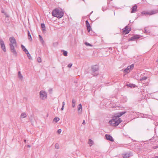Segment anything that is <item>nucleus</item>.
I'll return each mask as SVG.
<instances>
[{
  "label": "nucleus",
  "instance_id": "nucleus-1",
  "mask_svg": "<svg viewBox=\"0 0 158 158\" xmlns=\"http://www.w3.org/2000/svg\"><path fill=\"white\" fill-rule=\"evenodd\" d=\"M126 111L122 112L117 113L116 115L113 117L112 119L110 120L109 123L112 126H117L120 123L122 122V120L119 118V117L126 113Z\"/></svg>",
  "mask_w": 158,
  "mask_h": 158
},
{
  "label": "nucleus",
  "instance_id": "nucleus-2",
  "mask_svg": "<svg viewBox=\"0 0 158 158\" xmlns=\"http://www.w3.org/2000/svg\"><path fill=\"white\" fill-rule=\"evenodd\" d=\"M52 14L53 16L60 19L64 15V12L62 10L56 8L52 11Z\"/></svg>",
  "mask_w": 158,
  "mask_h": 158
},
{
  "label": "nucleus",
  "instance_id": "nucleus-3",
  "mask_svg": "<svg viewBox=\"0 0 158 158\" xmlns=\"http://www.w3.org/2000/svg\"><path fill=\"white\" fill-rule=\"evenodd\" d=\"M40 98L42 100H45L47 98V94L44 91H41L40 92Z\"/></svg>",
  "mask_w": 158,
  "mask_h": 158
},
{
  "label": "nucleus",
  "instance_id": "nucleus-4",
  "mask_svg": "<svg viewBox=\"0 0 158 158\" xmlns=\"http://www.w3.org/2000/svg\"><path fill=\"white\" fill-rule=\"evenodd\" d=\"M157 13V11L156 10H152L150 11H143L141 13L143 15H152L155 14Z\"/></svg>",
  "mask_w": 158,
  "mask_h": 158
},
{
  "label": "nucleus",
  "instance_id": "nucleus-5",
  "mask_svg": "<svg viewBox=\"0 0 158 158\" xmlns=\"http://www.w3.org/2000/svg\"><path fill=\"white\" fill-rule=\"evenodd\" d=\"M9 40L10 43L9 44H12L13 45H14L15 47L17 46L16 40L14 37H10L9 38Z\"/></svg>",
  "mask_w": 158,
  "mask_h": 158
},
{
  "label": "nucleus",
  "instance_id": "nucleus-6",
  "mask_svg": "<svg viewBox=\"0 0 158 158\" xmlns=\"http://www.w3.org/2000/svg\"><path fill=\"white\" fill-rule=\"evenodd\" d=\"M134 67V64H132L131 65L128 66L127 68L124 70V71L126 73H128L133 69Z\"/></svg>",
  "mask_w": 158,
  "mask_h": 158
},
{
  "label": "nucleus",
  "instance_id": "nucleus-7",
  "mask_svg": "<svg viewBox=\"0 0 158 158\" xmlns=\"http://www.w3.org/2000/svg\"><path fill=\"white\" fill-rule=\"evenodd\" d=\"M0 44L1 48L3 51L5 52L6 51V47L5 45L4 42L2 39H0Z\"/></svg>",
  "mask_w": 158,
  "mask_h": 158
},
{
  "label": "nucleus",
  "instance_id": "nucleus-8",
  "mask_svg": "<svg viewBox=\"0 0 158 158\" xmlns=\"http://www.w3.org/2000/svg\"><path fill=\"white\" fill-rule=\"evenodd\" d=\"M131 30V29L128 28V26H126L123 29L122 33L123 34L125 33V34H127L129 33Z\"/></svg>",
  "mask_w": 158,
  "mask_h": 158
},
{
  "label": "nucleus",
  "instance_id": "nucleus-9",
  "mask_svg": "<svg viewBox=\"0 0 158 158\" xmlns=\"http://www.w3.org/2000/svg\"><path fill=\"white\" fill-rule=\"evenodd\" d=\"M123 158H128L132 156L131 152H128L123 154Z\"/></svg>",
  "mask_w": 158,
  "mask_h": 158
},
{
  "label": "nucleus",
  "instance_id": "nucleus-10",
  "mask_svg": "<svg viewBox=\"0 0 158 158\" xmlns=\"http://www.w3.org/2000/svg\"><path fill=\"white\" fill-rule=\"evenodd\" d=\"M105 137L107 140H110L111 142L114 141V139L111 135H109L106 134L105 135Z\"/></svg>",
  "mask_w": 158,
  "mask_h": 158
},
{
  "label": "nucleus",
  "instance_id": "nucleus-11",
  "mask_svg": "<svg viewBox=\"0 0 158 158\" xmlns=\"http://www.w3.org/2000/svg\"><path fill=\"white\" fill-rule=\"evenodd\" d=\"M86 24V26L87 27V30L89 32L91 30V27L89 23L88 20L85 21Z\"/></svg>",
  "mask_w": 158,
  "mask_h": 158
},
{
  "label": "nucleus",
  "instance_id": "nucleus-12",
  "mask_svg": "<svg viewBox=\"0 0 158 158\" xmlns=\"http://www.w3.org/2000/svg\"><path fill=\"white\" fill-rule=\"evenodd\" d=\"M92 69L94 72H98V67L97 65H95L92 66Z\"/></svg>",
  "mask_w": 158,
  "mask_h": 158
},
{
  "label": "nucleus",
  "instance_id": "nucleus-13",
  "mask_svg": "<svg viewBox=\"0 0 158 158\" xmlns=\"http://www.w3.org/2000/svg\"><path fill=\"white\" fill-rule=\"evenodd\" d=\"M82 111V107L81 104H80L78 106V114H81Z\"/></svg>",
  "mask_w": 158,
  "mask_h": 158
},
{
  "label": "nucleus",
  "instance_id": "nucleus-14",
  "mask_svg": "<svg viewBox=\"0 0 158 158\" xmlns=\"http://www.w3.org/2000/svg\"><path fill=\"white\" fill-rule=\"evenodd\" d=\"M137 9V6L136 5H134L132 8L131 13L135 12Z\"/></svg>",
  "mask_w": 158,
  "mask_h": 158
},
{
  "label": "nucleus",
  "instance_id": "nucleus-15",
  "mask_svg": "<svg viewBox=\"0 0 158 158\" xmlns=\"http://www.w3.org/2000/svg\"><path fill=\"white\" fill-rule=\"evenodd\" d=\"M139 35H136L134 36H133L131 38V40H134L136 39H139Z\"/></svg>",
  "mask_w": 158,
  "mask_h": 158
},
{
  "label": "nucleus",
  "instance_id": "nucleus-16",
  "mask_svg": "<svg viewBox=\"0 0 158 158\" xmlns=\"http://www.w3.org/2000/svg\"><path fill=\"white\" fill-rule=\"evenodd\" d=\"M27 114L25 112L22 113L20 115V118H23L27 117Z\"/></svg>",
  "mask_w": 158,
  "mask_h": 158
},
{
  "label": "nucleus",
  "instance_id": "nucleus-17",
  "mask_svg": "<svg viewBox=\"0 0 158 158\" xmlns=\"http://www.w3.org/2000/svg\"><path fill=\"white\" fill-rule=\"evenodd\" d=\"M11 52L13 53V54L15 56H17V53L15 49H12L10 50Z\"/></svg>",
  "mask_w": 158,
  "mask_h": 158
},
{
  "label": "nucleus",
  "instance_id": "nucleus-18",
  "mask_svg": "<svg viewBox=\"0 0 158 158\" xmlns=\"http://www.w3.org/2000/svg\"><path fill=\"white\" fill-rule=\"evenodd\" d=\"M18 75L19 78L21 80H22L23 77L20 71L18 72Z\"/></svg>",
  "mask_w": 158,
  "mask_h": 158
},
{
  "label": "nucleus",
  "instance_id": "nucleus-19",
  "mask_svg": "<svg viewBox=\"0 0 158 158\" xmlns=\"http://www.w3.org/2000/svg\"><path fill=\"white\" fill-rule=\"evenodd\" d=\"M93 143L94 142L91 139H89L88 144H89V146L90 147L91 146L93 145Z\"/></svg>",
  "mask_w": 158,
  "mask_h": 158
},
{
  "label": "nucleus",
  "instance_id": "nucleus-20",
  "mask_svg": "<svg viewBox=\"0 0 158 158\" xmlns=\"http://www.w3.org/2000/svg\"><path fill=\"white\" fill-rule=\"evenodd\" d=\"M72 106L74 108L75 107L76 103V101L74 99H72Z\"/></svg>",
  "mask_w": 158,
  "mask_h": 158
},
{
  "label": "nucleus",
  "instance_id": "nucleus-21",
  "mask_svg": "<svg viewBox=\"0 0 158 158\" xmlns=\"http://www.w3.org/2000/svg\"><path fill=\"white\" fill-rule=\"evenodd\" d=\"M61 52H63L64 56H67L68 52L64 50H62Z\"/></svg>",
  "mask_w": 158,
  "mask_h": 158
},
{
  "label": "nucleus",
  "instance_id": "nucleus-22",
  "mask_svg": "<svg viewBox=\"0 0 158 158\" xmlns=\"http://www.w3.org/2000/svg\"><path fill=\"white\" fill-rule=\"evenodd\" d=\"M9 45L10 47V50L12 49H15V46L14 45H13L12 44H9Z\"/></svg>",
  "mask_w": 158,
  "mask_h": 158
},
{
  "label": "nucleus",
  "instance_id": "nucleus-23",
  "mask_svg": "<svg viewBox=\"0 0 158 158\" xmlns=\"http://www.w3.org/2000/svg\"><path fill=\"white\" fill-rule=\"evenodd\" d=\"M28 38L29 40L31 41L32 40V38L30 34V33L29 31H28Z\"/></svg>",
  "mask_w": 158,
  "mask_h": 158
},
{
  "label": "nucleus",
  "instance_id": "nucleus-24",
  "mask_svg": "<svg viewBox=\"0 0 158 158\" xmlns=\"http://www.w3.org/2000/svg\"><path fill=\"white\" fill-rule=\"evenodd\" d=\"M60 120V118H59L55 117L53 119V121L55 122L56 123H57L58 121Z\"/></svg>",
  "mask_w": 158,
  "mask_h": 158
},
{
  "label": "nucleus",
  "instance_id": "nucleus-25",
  "mask_svg": "<svg viewBox=\"0 0 158 158\" xmlns=\"http://www.w3.org/2000/svg\"><path fill=\"white\" fill-rule=\"evenodd\" d=\"M39 37L40 40L41 42L42 43H44V41L43 40V39L42 36L41 35H39Z\"/></svg>",
  "mask_w": 158,
  "mask_h": 158
},
{
  "label": "nucleus",
  "instance_id": "nucleus-26",
  "mask_svg": "<svg viewBox=\"0 0 158 158\" xmlns=\"http://www.w3.org/2000/svg\"><path fill=\"white\" fill-rule=\"evenodd\" d=\"M147 77H141L140 79V81H143L144 80H146V79H147Z\"/></svg>",
  "mask_w": 158,
  "mask_h": 158
},
{
  "label": "nucleus",
  "instance_id": "nucleus-27",
  "mask_svg": "<svg viewBox=\"0 0 158 158\" xmlns=\"http://www.w3.org/2000/svg\"><path fill=\"white\" fill-rule=\"evenodd\" d=\"M21 46L22 47V49H23V50L24 52L25 51L27 50L26 48H25V47L23 45H21Z\"/></svg>",
  "mask_w": 158,
  "mask_h": 158
},
{
  "label": "nucleus",
  "instance_id": "nucleus-28",
  "mask_svg": "<svg viewBox=\"0 0 158 158\" xmlns=\"http://www.w3.org/2000/svg\"><path fill=\"white\" fill-rule=\"evenodd\" d=\"M134 85L131 84H127V86H128L130 87H132L134 86Z\"/></svg>",
  "mask_w": 158,
  "mask_h": 158
},
{
  "label": "nucleus",
  "instance_id": "nucleus-29",
  "mask_svg": "<svg viewBox=\"0 0 158 158\" xmlns=\"http://www.w3.org/2000/svg\"><path fill=\"white\" fill-rule=\"evenodd\" d=\"M65 105V103L64 102H62V108H61V110H63L64 109V106Z\"/></svg>",
  "mask_w": 158,
  "mask_h": 158
},
{
  "label": "nucleus",
  "instance_id": "nucleus-30",
  "mask_svg": "<svg viewBox=\"0 0 158 158\" xmlns=\"http://www.w3.org/2000/svg\"><path fill=\"white\" fill-rule=\"evenodd\" d=\"M55 148L57 149H58L59 148V144L57 143H56L55 145Z\"/></svg>",
  "mask_w": 158,
  "mask_h": 158
},
{
  "label": "nucleus",
  "instance_id": "nucleus-31",
  "mask_svg": "<svg viewBox=\"0 0 158 158\" xmlns=\"http://www.w3.org/2000/svg\"><path fill=\"white\" fill-rule=\"evenodd\" d=\"M37 61L39 63H40L41 62V60L40 57H38L37 59Z\"/></svg>",
  "mask_w": 158,
  "mask_h": 158
},
{
  "label": "nucleus",
  "instance_id": "nucleus-32",
  "mask_svg": "<svg viewBox=\"0 0 158 158\" xmlns=\"http://www.w3.org/2000/svg\"><path fill=\"white\" fill-rule=\"evenodd\" d=\"M106 7L105 6H103L102 8V10L104 11H105L106 10Z\"/></svg>",
  "mask_w": 158,
  "mask_h": 158
},
{
  "label": "nucleus",
  "instance_id": "nucleus-33",
  "mask_svg": "<svg viewBox=\"0 0 158 158\" xmlns=\"http://www.w3.org/2000/svg\"><path fill=\"white\" fill-rule=\"evenodd\" d=\"M85 44L86 46H89L91 47L92 46V45L91 44H90L89 43H88L87 42H85Z\"/></svg>",
  "mask_w": 158,
  "mask_h": 158
},
{
  "label": "nucleus",
  "instance_id": "nucleus-34",
  "mask_svg": "<svg viewBox=\"0 0 158 158\" xmlns=\"http://www.w3.org/2000/svg\"><path fill=\"white\" fill-rule=\"evenodd\" d=\"M27 55L29 59H31V56L30 54L29 53L27 54Z\"/></svg>",
  "mask_w": 158,
  "mask_h": 158
},
{
  "label": "nucleus",
  "instance_id": "nucleus-35",
  "mask_svg": "<svg viewBox=\"0 0 158 158\" xmlns=\"http://www.w3.org/2000/svg\"><path fill=\"white\" fill-rule=\"evenodd\" d=\"M41 27L42 28H45V25L44 23H41Z\"/></svg>",
  "mask_w": 158,
  "mask_h": 158
},
{
  "label": "nucleus",
  "instance_id": "nucleus-36",
  "mask_svg": "<svg viewBox=\"0 0 158 158\" xmlns=\"http://www.w3.org/2000/svg\"><path fill=\"white\" fill-rule=\"evenodd\" d=\"M72 64H71V63H70V64H69L68 65L67 67H69V68H70L72 66Z\"/></svg>",
  "mask_w": 158,
  "mask_h": 158
},
{
  "label": "nucleus",
  "instance_id": "nucleus-37",
  "mask_svg": "<svg viewBox=\"0 0 158 158\" xmlns=\"http://www.w3.org/2000/svg\"><path fill=\"white\" fill-rule=\"evenodd\" d=\"M61 132V129H59L57 131V132L58 134H60Z\"/></svg>",
  "mask_w": 158,
  "mask_h": 158
},
{
  "label": "nucleus",
  "instance_id": "nucleus-38",
  "mask_svg": "<svg viewBox=\"0 0 158 158\" xmlns=\"http://www.w3.org/2000/svg\"><path fill=\"white\" fill-rule=\"evenodd\" d=\"M152 148L154 149H156L157 148H158V146L157 145V146H154Z\"/></svg>",
  "mask_w": 158,
  "mask_h": 158
},
{
  "label": "nucleus",
  "instance_id": "nucleus-39",
  "mask_svg": "<svg viewBox=\"0 0 158 158\" xmlns=\"http://www.w3.org/2000/svg\"><path fill=\"white\" fill-rule=\"evenodd\" d=\"M98 74V73H94L93 74L94 76H97Z\"/></svg>",
  "mask_w": 158,
  "mask_h": 158
},
{
  "label": "nucleus",
  "instance_id": "nucleus-40",
  "mask_svg": "<svg viewBox=\"0 0 158 158\" xmlns=\"http://www.w3.org/2000/svg\"><path fill=\"white\" fill-rule=\"evenodd\" d=\"M24 52L25 53H26L27 55V54H28L29 53V52H28V51L27 50L25 51H24Z\"/></svg>",
  "mask_w": 158,
  "mask_h": 158
},
{
  "label": "nucleus",
  "instance_id": "nucleus-41",
  "mask_svg": "<svg viewBox=\"0 0 158 158\" xmlns=\"http://www.w3.org/2000/svg\"><path fill=\"white\" fill-rule=\"evenodd\" d=\"M42 31L44 32H45V31H46V29H45V28H42Z\"/></svg>",
  "mask_w": 158,
  "mask_h": 158
},
{
  "label": "nucleus",
  "instance_id": "nucleus-42",
  "mask_svg": "<svg viewBox=\"0 0 158 158\" xmlns=\"http://www.w3.org/2000/svg\"><path fill=\"white\" fill-rule=\"evenodd\" d=\"M82 124L85 125V120H83L82 123Z\"/></svg>",
  "mask_w": 158,
  "mask_h": 158
},
{
  "label": "nucleus",
  "instance_id": "nucleus-43",
  "mask_svg": "<svg viewBox=\"0 0 158 158\" xmlns=\"http://www.w3.org/2000/svg\"><path fill=\"white\" fill-rule=\"evenodd\" d=\"M152 158H158V156H155V157H152Z\"/></svg>",
  "mask_w": 158,
  "mask_h": 158
},
{
  "label": "nucleus",
  "instance_id": "nucleus-44",
  "mask_svg": "<svg viewBox=\"0 0 158 158\" xmlns=\"http://www.w3.org/2000/svg\"><path fill=\"white\" fill-rule=\"evenodd\" d=\"M27 147L28 148H30L31 146L30 145H27Z\"/></svg>",
  "mask_w": 158,
  "mask_h": 158
},
{
  "label": "nucleus",
  "instance_id": "nucleus-45",
  "mask_svg": "<svg viewBox=\"0 0 158 158\" xmlns=\"http://www.w3.org/2000/svg\"><path fill=\"white\" fill-rule=\"evenodd\" d=\"M31 123L32 124V123H33V122L32 121V120L31 119Z\"/></svg>",
  "mask_w": 158,
  "mask_h": 158
},
{
  "label": "nucleus",
  "instance_id": "nucleus-46",
  "mask_svg": "<svg viewBox=\"0 0 158 158\" xmlns=\"http://www.w3.org/2000/svg\"><path fill=\"white\" fill-rule=\"evenodd\" d=\"M49 92H50V91H52V89H50L49 90Z\"/></svg>",
  "mask_w": 158,
  "mask_h": 158
},
{
  "label": "nucleus",
  "instance_id": "nucleus-47",
  "mask_svg": "<svg viewBox=\"0 0 158 158\" xmlns=\"http://www.w3.org/2000/svg\"><path fill=\"white\" fill-rule=\"evenodd\" d=\"M2 13H4V11L3 10H2L1 11Z\"/></svg>",
  "mask_w": 158,
  "mask_h": 158
},
{
  "label": "nucleus",
  "instance_id": "nucleus-48",
  "mask_svg": "<svg viewBox=\"0 0 158 158\" xmlns=\"http://www.w3.org/2000/svg\"><path fill=\"white\" fill-rule=\"evenodd\" d=\"M26 139L24 140V141L25 142H26Z\"/></svg>",
  "mask_w": 158,
  "mask_h": 158
},
{
  "label": "nucleus",
  "instance_id": "nucleus-49",
  "mask_svg": "<svg viewBox=\"0 0 158 158\" xmlns=\"http://www.w3.org/2000/svg\"><path fill=\"white\" fill-rule=\"evenodd\" d=\"M93 11L91 12L90 13V15H91Z\"/></svg>",
  "mask_w": 158,
  "mask_h": 158
},
{
  "label": "nucleus",
  "instance_id": "nucleus-50",
  "mask_svg": "<svg viewBox=\"0 0 158 158\" xmlns=\"http://www.w3.org/2000/svg\"><path fill=\"white\" fill-rule=\"evenodd\" d=\"M145 32H146V30H145Z\"/></svg>",
  "mask_w": 158,
  "mask_h": 158
},
{
  "label": "nucleus",
  "instance_id": "nucleus-51",
  "mask_svg": "<svg viewBox=\"0 0 158 158\" xmlns=\"http://www.w3.org/2000/svg\"><path fill=\"white\" fill-rule=\"evenodd\" d=\"M143 0V1H145V0Z\"/></svg>",
  "mask_w": 158,
  "mask_h": 158
},
{
  "label": "nucleus",
  "instance_id": "nucleus-52",
  "mask_svg": "<svg viewBox=\"0 0 158 158\" xmlns=\"http://www.w3.org/2000/svg\"><path fill=\"white\" fill-rule=\"evenodd\" d=\"M83 1H84L85 0H82Z\"/></svg>",
  "mask_w": 158,
  "mask_h": 158
}]
</instances>
